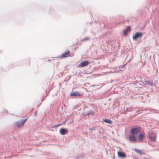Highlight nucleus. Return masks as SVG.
Returning a JSON list of instances; mask_svg holds the SVG:
<instances>
[{"label":"nucleus","mask_w":159,"mask_h":159,"mask_svg":"<svg viewBox=\"0 0 159 159\" xmlns=\"http://www.w3.org/2000/svg\"><path fill=\"white\" fill-rule=\"evenodd\" d=\"M140 132V129L138 127H133L130 130V133L132 135H135Z\"/></svg>","instance_id":"obj_1"},{"label":"nucleus","mask_w":159,"mask_h":159,"mask_svg":"<svg viewBox=\"0 0 159 159\" xmlns=\"http://www.w3.org/2000/svg\"><path fill=\"white\" fill-rule=\"evenodd\" d=\"M27 120V119H22L21 120L16 122L15 125L16 126L20 127L24 124Z\"/></svg>","instance_id":"obj_2"},{"label":"nucleus","mask_w":159,"mask_h":159,"mask_svg":"<svg viewBox=\"0 0 159 159\" xmlns=\"http://www.w3.org/2000/svg\"><path fill=\"white\" fill-rule=\"evenodd\" d=\"M143 35V33L141 32H137L133 36L132 38L133 40H136Z\"/></svg>","instance_id":"obj_3"},{"label":"nucleus","mask_w":159,"mask_h":159,"mask_svg":"<svg viewBox=\"0 0 159 159\" xmlns=\"http://www.w3.org/2000/svg\"><path fill=\"white\" fill-rule=\"evenodd\" d=\"M70 52L68 50L66 52H64L60 57H57V58H60L62 59L63 58H65L67 57H71L69 55L70 53Z\"/></svg>","instance_id":"obj_4"},{"label":"nucleus","mask_w":159,"mask_h":159,"mask_svg":"<svg viewBox=\"0 0 159 159\" xmlns=\"http://www.w3.org/2000/svg\"><path fill=\"white\" fill-rule=\"evenodd\" d=\"M89 64V61H82L80 64L79 65V67H83L87 66Z\"/></svg>","instance_id":"obj_5"},{"label":"nucleus","mask_w":159,"mask_h":159,"mask_svg":"<svg viewBox=\"0 0 159 159\" xmlns=\"http://www.w3.org/2000/svg\"><path fill=\"white\" fill-rule=\"evenodd\" d=\"M117 154L119 157L124 158L126 157L125 153L122 151H118Z\"/></svg>","instance_id":"obj_6"},{"label":"nucleus","mask_w":159,"mask_h":159,"mask_svg":"<svg viewBox=\"0 0 159 159\" xmlns=\"http://www.w3.org/2000/svg\"><path fill=\"white\" fill-rule=\"evenodd\" d=\"M149 137L151 141L152 142L155 141L156 138L155 134H151L149 135Z\"/></svg>","instance_id":"obj_7"},{"label":"nucleus","mask_w":159,"mask_h":159,"mask_svg":"<svg viewBox=\"0 0 159 159\" xmlns=\"http://www.w3.org/2000/svg\"><path fill=\"white\" fill-rule=\"evenodd\" d=\"M59 132L61 135H64L67 133L68 131L64 128H62L60 129Z\"/></svg>","instance_id":"obj_8"},{"label":"nucleus","mask_w":159,"mask_h":159,"mask_svg":"<svg viewBox=\"0 0 159 159\" xmlns=\"http://www.w3.org/2000/svg\"><path fill=\"white\" fill-rule=\"evenodd\" d=\"M131 30V28L130 26H127L126 29L123 30V34L125 36L127 34V32Z\"/></svg>","instance_id":"obj_9"},{"label":"nucleus","mask_w":159,"mask_h":159,"mask_svg":"<svg viewBox=\"0 0 159 159\" xmlns=\"http://www.w3.org/2000/svg\"><path fill=\"white\" fill-rule=\"evenodd\" d=\"M129 139L134 142H135L137 141V139L134 135L132 134L129 136Z\"/></svg>","instance_id":"obj_10"},{"label":"nucleus","mask_w":159,"mask_h":159,"mask_svg":"<svg viewBox=\"0 0 159 159\" xmlns=\"http://www.w3.org/2000/svg\"><path fill=\"white\" fill-rule=\"evenodd\" d=\"M70 95L71 96H80V94L79 92L77 91H74L70 93Z\"/></svg>","instance_id":"obj_11"},{"label":"nucleus","mask_w":159,"mask_h":159,"mask_svg":"<svg viewBox=\"0 0 159 159\" xmlns=\"http://www.w3.org/2000/svg\"><path fill=\"white\" fill-rule=\"evenodd\" d=\"M144 135L143 134H140L138 137V140L139 142H141L143 139Z\"/></svg>","instance_id":"obj_12"},{"label":"nucleus","mask_w":159,"mask_h":159,"mask_svg":"<svg viewBox=\"0 0 159 159\" xmlns=\"http://www.w3.org/2000/svg\"><path fill=\"white\" fill-rule=\"evenodd\" d=\"M145 82L147 85L150 86H152L153 85V82L152 80H145Z\"/></svg>","instance_id":"obj_13"},{"label":"nucleus","mask_w":159,"mask_h":159,"mask_svg":"<svg viewBox=\"0 0 159 159\" xmlns=\"http://www.w3.org/2000/svg\"><path fill=\"white\" fill-rule=\"evenodd\" d=\"M103 121H104V122L106 123H108V124H111V121L109 119H103Z\"/></svg>","instance_id":"obj_14"},{"label":"nucleus","mask_w":159,"mask_h":159,"mask_svg":"<svg viewBox=\"0 0 159 159\" xmlns=\"http://www.w3.org/2000/svg\"><path fill=\"white\" fill-rule=\"evenodd\" d=\"M90 39L91 38L90 37L86 36L83 39H81V41H86L87 40H90Z\"/></svg>","instance_id":"obj_15"},{"label":"nucleus","mask_w":159,"mask_h":159,"mask_svg":"<svg viewBox=\"0 0 159 159\" xmlns=\"http://www.w3.org/2000/svg\"><path fill=\"white\" fill-rule=\"evenodd\" d=\"M83 157V155L82 154H80L78 155L76 157L75 159H81Z\"/></svg>","instance_id":"obj_16"},{"label":"nucleus","mask_w":159,"mask_h":159,"mask_svg":"<svg viewBox=\"0 0 159 159\" xmlns=\"http://www.w3.org/2000/svg\"><path fill=\"white\" fill-rule=\"evenodd\" d=\"M94 114V112H93L92 111H90L87 113V115L88 116H89V115H93Z\"/></svg>","instance_id":"obj_17"},{"label":"nucleus","mask_w":159,"mask_h":159,"mask_svg":"<svg viewBox=\"0 0 159 159\" xmlns=\"http://www.w3.org/2000/svg\"><path fill=\"white\" fill-rule=\"evenodd\" d=\"M134 151H135L136 152H138V153H139V154H141L142 152L141 150H138V149H134Z\"/></svg>","instance_id":"obj_18"},{"label":"nucleus","mask_w":159,"mask_h":159,"mask_svg":"<svg viewBox=\"0 0 159 159\" xmlns=\"http://www.w3.org/2000/svg\"><path fill=\"white\" fill-rule=\"evenodd\" d=\"M126 64H125L123 65L122 66L119 67V69L120 70H123V68L125 67Z\"/></svg>","instance_id":"obj_19"},{"label":"nucleus","mask_w":159,"mask_h":159,"mask_svg":"<svg viewBox=\"0 0 159 159\" xmlns=\"http://www.w3.org/2000/svg\"><path fill=\"white\" fill-rule=\"evenodd\" d=\"M96 129V128L94 127H93L92 128L89 127V130L90 131L91 130H94Z\"/></svg>","instance_id":"obj_20"},{"label":"nucleus","mask_w":159,"mask_h":159,"mask_svg":"<svg viewBox=\"0 0 159 159\" xmlns=\"http://www.w3.org/2000/svg\"><path fill=\"white\" fill-rule=\"evenodd\" d=\"M66 120H65V121H63L62 123H61V124H58V125H56V126H55V127H57L59 126H60V125H62V124H65V123H66Z\"/></svg>","instance_id":"obj_21"},{"label":"nucleus","mask_w":159,"mask_h":159,"mask_svg":"<svg viewBox=\"0 0 159 159\" xmlns=\"http://www.w3.org/2000/svg\"><path fill=\"white\" fill-rule=\"evenodd\" d=\"M141 82L143 84H146V83L144 82V81H141Z\"/></svg>","instance_id":"obj_22"},{"label":"nucleus","mask_w":159,"mask_h":159,"mask_svg":"<svg viewBox=\"0 0 159 159\" xmlns=\"http://www.w3.org/2000/svg\"><path fill=\"white\" fill-rule=\"evenodd\" d=\"M95 85H92L91 86V87H95Z\"/></svg>","instance_id":"obj_23"},{"label":"nucleus","mask_w":159,"mask_h":159,"mask_svg":"<svg viewBox=\"0 0 159 159\" xmlns=\"http://www.w3.org/2000/svg\"><path fill=\"white\" fill-rule=\"evenodd\" d=\"M35 116H36V114H37V111L35 112Z\"/></svg>","instance_id":"obj_24"},{"label":"nucleus","mask_w":159,"mask_h":159,"mask_svg":"<svg viewBox=\"0 0 159 159\" xmlns=\"http://www.w3.org/2000/svg\"><path fill=\"white\" fill-rule=\"evenodd\" d=\"M44 100V99H42L41 101H43Z\"/></svg>","instance_id":"obj_25"},{"label":"nucleus","mask_w":159,"mask_h":159,"mask_svg":"<svg viewBox=\"0 0 159 159\" xmlns=\"http://www.w3.org/2000/svg\"><path fill=\"white\" fill-rule=\"evenodd\" d=\"M51 11H52V10H51V11H50V13H51Z\"/></svg>","instance_id":"obj_26"},{"label":"nucleus","mask_w":159,"mask_h":159,"mask_svg":"<svg viewBox=\"0 0 159 159\" xmlns=\"http://www.w3.org/2000/svg\"><path fill=\"white\" fill-rule=\"evenodd\" d=\"M6 111L7 112V111Z\"/></svg>","instance_id":"obj_27"},{"label":"nucleus","mask_w":159,"mask_h":159,"mask_svg":"<svg viewBox=\"0 0 159 159\" xmlns=\"http://www.w3.org/2000/svg\"><path fill=\"white\" fill-rule=\"evenodd\" d=\"M48 61H50V60H48Z\"/></svg>","instance_id":"obj_28"}]
</instances>
